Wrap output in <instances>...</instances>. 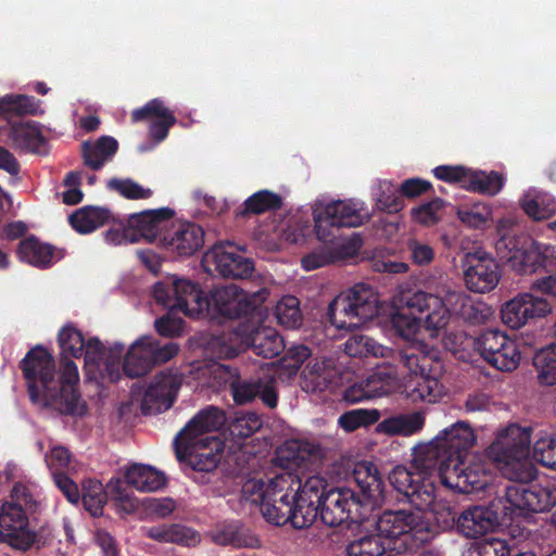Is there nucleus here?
Masks as SVG:
<instances>
[{
  "mask_svg": "<svg viewBox=\"0 0 556 556\" xmlns=\"http://www.w3.org/2000/svg\"><path fill=\"white\" fill-rule=\"evenodd\" d=\"M389 481L403 495V500L420 513L429 509L441 528L458 530L460 513L448 503L437 501V486L430 475L414 471L406 466H395L389 475Z\"/></svg>",
  "mask_w": 556,
  "mask_h": 556,
  "instance_id": "7",
  "label": "nucleus"
},
{
  "mask_svg": "<svg viewBox=\"0 0 556 556\" xmlns=\"http://www.w3.org/2000/svg\"><path fill=\"white\" fill-rule=\"evenodd\" d=\"M380 418L378 409L355 408L343 413L339 417V426L348 431H354L361 427H368L376 424Z\"/></svg>",
  "mask_w": 556,
  "mask_h": 556,
  "instance_id": "55",
  "label": "nucleus"
},
{
  "mask_svg": "<svg viewBox=\"0 0 556 556\" xmlns=\"http://www.w3.org/2000/svg\"><path fill=\"white\" fill-rule=\"evenodd\" d=\"M131 122L138 123L155 117L149 125V136L155 142H162L168 136L169 129L176 124L174 113L165 106L164 101L154 98L143 106L131 112Z\"/></svg>",
  "mask_w": 556,
  "mask_h": 556,
  "instance_id": "31",
  "label": "nucleus"
},
{
  "mask_svg": "<svg viewBox=\"0 0 556 556\" xmlns=\"http://www.w3.org/2000/svg\"><path fill=\"white\" fill-rule=\"evenodd\" d=\"M404 301L408 307L417 311L431 309L426 323L430 329L435 330L444 328L451 315L471 325L483 324L493 315L491 306L475 301L463 291L442 289L434 294L418 290L415 294H406Z\"/></svg>",
  "mask_w": 556,
  "mask_h": 556,
  "instance_id": "3",
  "label": "nucleus"
},
{
  "mask_svg": "<svg viewBox=\"0 0 556 556\" xmlns=\"http://www.w3.org/2000/svg\"><path fill=\"white\" fill-rule=\"evenodd\" d=\"M435 178L448 184H459L467 189L470 169L462 165H440L432 169Z\"/></svg>",
  "mask_w": 556,
  "mask_h": 556,
  "instance_id": "62",
  "label": "nucleus"
},
{
  "mask_svg": "<svg viewBox=\"0 0 556 556\" xmlns=\"http://www.w3.org/2000/svg\"><path fill=\"white\" fill-rule=\"evenodd\" d=\"M397 386V370L390 368L389 370L378 368L377 371L371 374L364 380V387L370 399L381 397L392 393Z\"/></svg>",
  "mask_w": 556,
  "mask_h": 556,
  "instance_id": "52",
  "label": "nucleus"
},
{
  "mask_svg": "<svg viewBox=\"0 0 556 556\" xmlns=\"http://www.w3.org/2000/svg\"><path fill=\"white\" fill-rule=\"evenodd\" d=\"M16 254L23 262L46 267L51 263L53 251L51 245L40 242L35 236H29L20 241Z\"/></svg>",
  "mask_w": 556,
  "mask_h": 556,
  "instance_id": "46",
  "label": "nucleus"
},
{
  "mask_svg": "<svg viewBox=\"0 0 556 556\" xmlns=\"http://www.w3.org/2000/svg\"><path fill=\"white\" fill-rule=\"evenodd\" d=\"M375 530L392 551L419 547L431 538L430 523L418 509H387L375 519Z\"/></svg>",
  "mask_w": 556,
  "mask_h": 556,
  "instance_id": "10",
  "label": "nucleus"
},
{
  "mask_svg": "<svg viewBox=\"0 0 556 556\" xmlns=\"http://www.w3.org/2000/svg\"><path fill=\"white\" fill-rule=\"evenodd\" d=\"M161 244L172 254L188 257L199 251L204 244V230L191 222H179L161 237Z\"/></svg>",
  "mask_w": 556,
  "mask_h": 556,
  "instance_id": "27",
  "label": "nucleus"
},
{
  "mask_svg": "<svg viewBox=\"0 0 556 556\" xmlns=\"http://www.w3.org/2000/svg\"><path fill=\"white\" fill-rule=\"evenodd\" d=\"M244 346L264 358H274L285 349L282 338L270 327L247 329L240 326L237 331L223 332L210 341V349L218 358H233Z\"/></svg>",
  "mask_w": 556,
  "mask_h": 556,
  "instance_id": "11",
  "label": "nucleus"
},
{
  "mask_svg": "<svg viewBox=\"0 0 556 556\" xmlns=\"http://www.w3.org/2000/svg\"><path fill=\"white\" fill-rule=\"evenodd\" d=\"M465 286L475 293L492 291L500 281L497 262L484 251L468 252L460 258Z\"/></svg>",
  "mask_w": 556,
  "mask_h": 556,
  "instance_id": "23",
  "label": "nucleus"
},
{
  "mask_svg": "<svg viewBox=\"0 0 556 556\" xmlns=\"http://www.w3.org/2000/svg\"><path fill=\"white\" fill-rule=\"evenodd\" d=\"M207 296L210 307L204 311V315L227 319L248 317L249 320L253 321L263 319L264 307L262 303L264 296L260 293L249 294L231 285L214 288Z\"/></svg>",
  "mask_w": 556,
  "mask_h": 556,
  "instance_id": "14",
  "label": "nucleus"
},
{
  "mask_svg": "<svg viewBox=\"0 0 556 556\" xmlns=\"http://www.w3.org/2000/svg\"><path fill=\"white\" fill-rule=\"evenodd\" d=\"M275 314L278 323L287 328L295 329L302 325L300 302L293 295L283 296L277 303Z\"/></svg>",
  "mask_w": 556,
  "mask_h": 556,
  "instance_id": "57",
  "label": "nucleus"
},
{
  "mask_svg": "<svg viewBox=\"0 0 556 556\" xmlns=\"http://www.w3.org/2000/svg\"><path fill=\"white\" fill-rule=\"evenodd\" d=\"M214 543L233 548H260L262 542L250 528L240 520H228L218 523L211 532Z\"/></svg>",
  "mask_w": 556,
  "mask_h": 556,
  "instance_id": "34",
  "label": "nucleus"
},
{
  "mask_svg": "<svg viewBox=\"0 0 556 556\" xmlns=\"http://www.w3.org/2000/svg\"><path fill=\"white\" fill-rule=\"evenodd\" d=\"M12 147L24 153L46 154L47 140L35 122L12 123L9 130Z\"/></svg>",
  "mask_w": 556,
  "mask_h": 556,
  "instance_id": "35",
  "label": "nucleus"
},
{
  "mask_svg": "<svg viewBox=\"0 0 556 556\" xmlns=\"http://www.w3.org/2000/svg\"><path fill=\"white\" fill-rule=\"evenodd\" d=\"M153 298L169 311H179L192 318L204 315L210 307L208 296L199 283L177 276L157 281L153 287Z\"/></svg>",
  "mask_w": 556,
  "mask_h": 556,
  "instance_id": "13",
  "label": "nucleus"
},
{
  "mask_svg": "<svg viewBox=\"0 0 556 556\" xmlns=\"http://www.w3.org/2000/svg\"><path fill=\"white\" fill-rule=\"evenodd\" d=\"M283 200L278 193L263 189L250 195L236 211L237 218H245L252 215H261L267 212H275L282 207Z\"/></svg>",
  "mask_w": 556,
  "mask_h": 556,
  "instance_id": "41",
  "label": "nucleus"
},
{
  "mask_svg": "<svg viewBox=\"0 0 556 556\" xmlns=\"http://www.w3.org/2000/svg\"><path fill=\"white\" fill-rule=\"evenodd\" d=\"M266 498L262 515L268 522L276 526H285L290 522L294 529H303L301 522H296L298 517H301L298 513V504H300L298 496L267 492Z\"/></svg>",
  "mask_w": 556,
  "mask_h": 556,
  "instance_id": "33",
  "label": "nucleus"
},
{
  "mask_svg": "<svg viewBox=\"0 0 556 556\" xmlns=\"http://www.w3.org/2000/svg\"><path fill=\"white\" fill-rule=\"evenodd\" d=\"M525 213L535 220L547 219L556 213V199L542 191H530L520 203Z\"/></svg>",
  "mask_w": 556,
  "mask_h": 556,
  "instance_id": "47",
  "label": "nucleus"
},
{
  "mask_svg": "<svg viewBox=\"0 0 556 556\" xmlns=\"http://www.w3.org/2000/svg\"><path fill=\"white\" fill-rule=\"evenodd\" d=\"M473 348L497 370L511 371L519 365L520 351L517 343L497 329L483 330L473 340Z\"/></svg>",
  "mask_w": 556,
  "mask_h": 556,
  "instance_id": "18",
  "label": "nucleus"
},
{
  "mask_svg": "<svg viewBox=\"0 0 556 556\" xmlns=\"http://www.w3.org/2000/svg\"><path fill=\"white\" fill-rule=\"evenodd\" d=\"M353 479L362 493L363 504L371 502L377 504L383 500V479L376 465L370 462L356 463Z\"/></svg>",
  "mask_w": 556,
  "mask_h": 556,
  "instance_id": "37",
  "label": "nucleus"
},
{
  "mask_svg": "<svg viewBox=\"0 0 556 556\" xmlns=\"http://www.w3.org/2000/svg\"><path fill=\"white\" fill-rule=\"evenodd\" d=\"M206 271L227 279H247L254 271L253 262L238 253L230 242L216 243L202 258Z\"/></svg>",
  "mask_w": 556,
  "mask_h": 556,
  "instance_id": "22",
  "label": "nucleus"
},
{
  "mask_svg": "<svg viewBox=\"0 0 556 556\" xmlns=\"http://www.w3.org/2000/svg\"><path fill=\"white\" fill-rule=\"evenodd\" d=\"M509 218L498 220L495 241L497 255L510 263L520 275H531L540 269L556 271V247L543 245L525 235H517Z\"/></svg>",
  "mask_w": 556,
  "mask_h": 556,
  "instance_id": "5",
  "label": "nucleus"
},
{
  "mask_svg": "<svg viewBox=\"0 0 556 556\" xmlns=\"http://www.w3.org/2000/svg\"><path fill=\"white\" fill-rule=\"evenodd\" d=\"M46 463L51 471L55 485L70 502L68 448L63 445L51 447L50 453L46 455Z\"/></svg>",
  "mask_w": 556,
  "mask_h": 556,
  "instance_id": "43",
  "label": "nucleus"
},
{
  "mask_svg": "<svg viewBox=\"0 0 556 556\" xmlns=\"http://www.w3.org/2000/svg\"><path fill=\"white\" fill-rule=\"evenodd\" d=\"M301 486V476L292 470L283 471L269 478L267 481V492L283 494L286 496H298Z\"/></svg>",
  "mask_w": 556,
  "mask_h": 556,
  "instance_id": "56",
  "label": "nucleus"
},
{
  "mask_svg": "<svg viewBox=\"0 0 556 556\" xmlns=\"http://www.w3.org/2000/svg\"><path fill=\"white\" fill-rule=\"evenodd\" d=\"M344 352L350 357H387L393 358L396 350H391L377 343L372 338L364 334H353L344 343Z\"/></svg>",
  "mask_w": 556,
  "mask_h": 556,
  "instance_id": "45",
  "label": "nucleus"
},
{
  "mask_svg": "<svg viewBox=\"0 0 556 556\" xmlns=\"http://www.w3.org/2000/svg\"><path fill=\"white\" fill-rule=\"evenodd\" d=\"M379 314V298L374 288L361 282L341 293L328 305L330 323L338 329L352 330Z\"/></svg>",
  "mask_w": 556,
  "mask_h": 556,
  "instance_id": "12",
  "label": "nucleus"
},
{
  "mask_svg": "<svg viewBox=\"0 0 556 556\" xmlns=\"http://www.w3.org/2000/svg\"><path fill=\"white\" fill-rule=\"evenodd\" d=\"M530 444V429L511 424L498 431L489 454L498 465L516 470L521 466V460L528 458Z\"/></svg>",
  "mask_w": 556,
  "mask_h": 556,
  "instance_id": "19",
  "label": "nucleus"
},
{
  "mask_svg": "<svg viewBox=\"0 0 556 556\" xmlns=\"http://www.w3.org/2000/svg\"><path fill=\"white\" fill-rule=\"evenodd\" d=\"M552 312L549 302L532 293H520L506 302L501 311L502 320L513 329H519L530 320L543 318Z\"/></svg>",
  "mask_w": 556,
  "mask_h": 556,
  "instance_id": "25",
  "label": "nucleus"
},
{
  "mask_svg": "<svg viewBox=\"0 0 556 556\" xmlns=\"http://www.w3.org/2000/svg\"><path fill=\"white\" fill-rule=\"evenodd\" d=\"M40 508L39 494L26 484L15 483L11 501L0 507V542L15 549H29L37 539V533L29 529V516Z\"/></svg>",
  "mask_w": 556,
  "mask_h": 556,
  "instance_id": "8",
  "label": "nucleus"
},
{
  "mask_svg": "<svg viewBox=\"0 0 556 556\" xmlns=\"http://www.w3.org/2000/svg\"><path fill=\"white\" fill-rule=\"evenodd\" d=\"M154 328L156 332L165 338L179 337L184 330V320L180 317L174 316V311L157 318L154 321Z\"/></svg>",
  "mask_w": 556,
  "mask_h": 556,
  "instance_id": "63",
  "label": "nucleus"
},
{
  "mask_svg": "<svg viewBox=\"0 0 556 556\" xmlns=\"http://www.w3.org/2000/svg\"><path fill=\"white\" fill-rule=\"evenodd\" d=\"M416 291H403L400 294L401 306L392 314L391 323L396 333L403 339L409 340L416 336L421 323L425 324L426 329L430 330L427 326L426 317L431 309L417 311L410 308L404 301L406 294H415ZM431 331H437L431 329Z\"/></svg>",
  "mask_w": 556,
  "mask_h": 556,
  "instance_id": "36",
  "label": "nucleus"
},
{
  "mask_svg": "<svg viewBox=\"0 0 556 556\" xmlns=\"http://www.w3.org/2000/svg\"><path fill=\"white\" fill-rule=\"evenodd\" d=\"M118 150V142L111 136H101L96 142L85 141L81 144V155L85 164L93 170H99Z\"/></svg>",
  "mask_w": 556,
  "mask_h": 556,
  "instance_id": "40",
  "label": "nucleus"
},
{
  "mask_svg": "<svg viewBox=\"0 0 556 556\" xmlns=\"http://www.w3.org/2000/svg\"><path fill=\"white\" fill-rule=\"evenodd\" d=\"M444 200L441 198H433L432 200L412 208V216L420 224L431 226L439 222V212L444 207Z\"/></svg>",
  "mask_w": 556,
  "mask_h": 556,
  "instance_id": "61",
  "label": "nucleus"
},
{
  "mask_svg": "<svg viewBox=\"0 0 556 556\" xmlns=\"http://www.w3.org/2000/svg\"><path fill=\"white\" fill-rule=\"evenodd\" d=\"M329 484L328 481L319 476H309L303 481L301 477V491H299V503L298 513L301 517H298L296 522H301L302 528H308L318 518V509L321 507V501L328 493Z\"/></svg>",
  "mask_w": 556,
  "mask_h": 556,
  "instance_id": "28",
  "label": "nucleus"
},
{
  "mask_svg": "<svg viewBox=\"0 0 556 556\" xmlns=\"http://www.w3.org/2000/svg\"><path fill=\"white\" fill-rule=\"evenodd\" d=\"M471 554L472 556H509L510 547L505 540L492 538L479 542Z\"/></svg>",
  "mask_w": 556,
  "mask_h": 556,
  "instance_id": "64",
  "label": "nucleus"
},
{
  "mask_svg": "<svg viewBox=\"0 0 556 556\" xmlns=\"http://www.w3.org/2000/svg\"><path fill=\"white\" fill-rule=\"evenodd\" d=\"M230 374L229 389L237 405H244L256 397L268 408L278 404L277 380L266 375L256 378H241L237 368L223 366Z\"/></svg>",
  "mask_w": 556,
  "mask_h": 556,
  "instance_id": "21",
  "label": "nucleus"
},
{
  "mask_svg": "<svg viewBox=\"0 0 556 556\" xmlns=\"http://www.w3.org/2000/svg\"><path fill=\"white\" fill-rule=\"evenodd\" d=\"M363 501L353 490L349 488H330L318 516L323 523L328 527H338L345 521L358 522L363 518Z\"/></svg>",
  "mask_w": 556,
  "mask_h": 556,
  "instance_id": "20",
  "label": "nucleus"
},
{
  "mask_svg": "<svg viewBox=\"0 0 556 556\" xmlns=\"http://www.w3.org/2000/svg\"><path fill=\"white\" fill-rule=\"evenodd\" d=\"M262 427V420L255 413L238 416L229 426L232 438L247 439L253 435Z\"/></svg>",
  "mask_w": 556,
  "mask_h": 556,
  "instance_id": "60",
  "label": "nucleus"
},
{
  "mask_svg": "<svg viewBox=\"0 0 556 556\" xmlns=\"http://www.w3.org/2000/svg\"><path fill=\"white\" fill-rule=\"evenodd\" d=\"M127 484L142 492H153L163 488L166 478L151 466L134 464L125 472Z\"/></svg>",
  "mask_w": 556,
  "mask_h": 556,
  "instance_id": "42",
  "label": "nucleus"
},
{
  "mask_svg": "<svg viewBox=\"0 0 556 556\" xmlns=\"http://www.w3.org/2000/svg\"><path fill=\"white\" fill-rule=\"evenodd\" d=\"M324 451L318 443L307 440H287L276 452V463L282 469L296 472L306 463L321 459Z\"/></svg>",
  "mask_w": 556,
  "mask_h": 556,
  "instance_id": "32",
  "label": "nucleus"
},
{
  "mask_svg": "<svg viewBox=\"0 0 556 556\" xmlns=\"http://www.w3.org/2000/svg\"><path fill=\"white\" fill-rule=\"evenodd\" d=\"M111 215L104 207L84 206L72 213V228L79 233H89L108 223Z\"/></svg>",
  "mask_w": 556,
  "mask_h": 556,
  "instance_id": "48",
  "label": "nucleus"
},
{
  "mask_svg": "<svg viewBox=\"0 0 556 556\" xmlns=\"http://www.w3.org/2000/svg\"><path fill=\"white\" fill-rule=\"evenodd\" d=\"M511 482L505 486V495L493 498L488 506L471 505L458 516V532L466 538H479L494 531L498 526L513 520L514 515L542 513L555 505L556 495L541 484L517 482L522 472L508 477Z\"/></svg>",
  "mask_w": 556,
  "mask_h": 556,
  "instance_id": "1",
  "label": "nucleus"
},
{
  "mask_svg": "<svg viewBox=\"0 0 556 556\" xmlns=\"http://www.w3.org/2000/svg\"><path fill=\"white\" fill-rule=\"evenodd\" d=\"M223 450L224 443L216 435H205L201 441H182L178 459L189 456L194 470L210 472L217 467Z\"/></svg>",
  "mask_w": 556,
  "mask_h": 556,
  "instance_id": "29",
  "label": "nucleus"
},
{
  "mask_svg": "<svg viewBox=\"0 0 556 556\" xmlns=\"http://www.w3.org/2000/svg\"><path fill=\"white\" fill-rule=\"evenodd\" d=\"M504 184L505 177L498 172L470 170L467 190L493 197L503 189Z\"/></svg>",
  "mask_w": 556,
  "mask_h": 556,
  "instance_id": "50",
  "label": "nucleus"
},
{
  "mask_svg": "<svg viewBox=\"0 0 556 556\" xmlns=\"http://www.w3.org/2000/svg\"><path fill=\"white\" fill-rule=\"evenodd\" d=\"M41 101L27 94H5L0 98V116L10 124L13 118L25 115H41Z\"/></svg>",
  "mask_w": 556,
  "mask_h": 556,
  "instance_id": "39",
  "label": "nucleus"
},
{
  "mask_svg": "<svg viewBox=\"0 0 556 556\" xmlns=\"http://www.w3.org/2000/svg\"><path fill=\"white\" fill-rule=\"evenodd\" d=\"M81 502L84 508L92 516L102 515L106 503V492L102 483L97 479H88L83 483Z\"/></svg>",
  "mask_w": 556,
  "mask_h": 556,
  "instance_id": "54",
  "label": "nucleus"
},
{
  "mask_svg": "<svg viewBox=\"0 0 556 556\" xmlns=\"http://www.w3.org/2000/svg\"><path fill=\"white\" fill-rule=\"evenodd\" d=\"M148 538L162 542L175 543L182 546H195L200 542V534L179 523L152 526L147 529Z\"/></svg>",
  "mask_w": 556,
  "mask_h": 556,
  "instance_id": "38",
  "label": "nucleus"
},
{
  "mask_svg": "<svg viewBox=\"0 0 556 556\" xmlns=\"http://www.w3.org/2000/svg\"><path fill=\"white\" fill-rule=\"evenodd\" d=\"M225 420L224 412L215 406H207L197 413L174 439L177 458L181 457L182 441H201L205 435L218 431L224 426Z\"/></svg>",
  "mask_w": 556,
  "mask_h": 556,
  "instance_id": "26",
  "label": "nucleus"
},
{
  "mask_svg": "<svg viewBox=\"0 0 556 556\" xmlns=\"http://www.w3.org/2000/svg\"><path fill=\"white\" fill-rule=\"evenodd\" d=\"M533 457L542 466L556 470V433L534 442Z\"/></svg>",
  "mask_w": 556,
  "mask_h": 556,
  "instance_id": "59",
  "label": "nucleus"
},
{
  "mask_svg": "<svg viewBox=\"0 0 556 556\" xmlns=\"http://www.w3.org/2000/svg\"><path fill=\"white\" fill-rule=\"evenodd\" d=\"M533 366L541 384H556V343L548 344L534 353Z\"/></svg>",
  "mask_w": 556,
  "mask_h": 556,
  "instance_id": "49",
  "label": "nucleus"
},
{
  "mask_svg": "<svg viewBox=\"0 0 556 556\" xmlns=\"http://www.w3.org/2000/svg\"><path fill=\"white\" fill-rule=\"evenodd\" d=\"M179 352L175 342L162 344L153 336L138 338L123 354L121 370L129 378H140L148 375L156 366L173 359Z\"/></svg>",
  "mask_w": 556,
  "mask_h": 556,
  "instance_id": "15",
  "label": "nucleus"
},
{
  "mask_svg": "<svg viewBox=\"0 0 556 556\" xmlns=\"http://www.w3.org/2000/svg\"><path fill=\"white\" fill-rule=\"evenodd\" d=\"M313 216L316 236L326 243L333 242L340 228L359 227L369 219L363 203L354 200L332 201L321 208H315Z\"/></svg>",
  "mask_w": 556,
  "mask_h": 556,
  "instance_id": "16",
  "label": "nucleus"
},
{
  "mask_svg": "<svg viewBox=\"0 0 556 556\" xmlns=\"http://www.w3.org/2000/svg\"><path fill=\"white\" fill-rule=\"evenodd\" d=\"M125 345L115 342L108 349L98 338L86 341L83 332L72 325V358L84 356L85 376L88 381L101 384L117 382L122 378L121 361Z\"/></svg>",
  "mask_w": 556,
  "mask_h": 556,
  "instance_id": "9",
  "label": "nucleus"
},
{
  "mask_svg": "<svg viewBox=\"0 0 556 556\" xmlns=\"http://www.w3.org/2000/svg\"><path fill=\"white\" fill-rule=\"evenodd\" d=\"M444 467L438 472L442 484L459 493H477L486 489L493 480L491 465L482 459H473L468 464L464 459L459 464Z\"/></svg>",
  "mask_w": 556,
  "mask_h": 556,
  "instance_id": "17",
  "label": "nucleus"
},
{
  "mask_svg": "<svg viewBox=\"0 0 556 556\" xmlns=\"http://www.w3.org/2000/svg\"><path fill=\"white\" fill-rule=\"evenodd\" d=\"M108 188L128 200L149 199L153 194L151 189L142 187L130 178H112L108 181Z\"/></svg>",
  "mask_w": 556,
  "mask_h": 556,
  "instance_id": "58",
  "label": "nucleus"
},
{
  "mask_svg": "<svg viewBox=\"0 0 556 556\" xmlns=\"http://www.w3.org/2000/svg\"><path fill=\"white\" fill-rule=\"evenodd\" d=\"M388 551H392L390 544L377 531L363 535L346 546L348 556H382Z\"/></svg>",
  "mask_w": 556,
  "mask_h": 556,
  "instance_id": "51",
  "label": "nucleus"
},
{
  "mask_svg": "<svg viewBox=\"0 0 556 556\" xmlns=\"http://www.w3.org/2000/svg\"><path fill=\"white\" fill-rule=\"evenodd\" d=\"M393 362L394 367L406 370L404 390L412 402H437L441 395L440 378L443 371L442 362L437 353L408 345L396 350Z\"/></svg>",
  "mask_w": 556,
  "mask_h": 556,
  "instance_id": "6",
  "label": "nucleus"
},
{
  "mask_svg": "<svg viewBox=\"0 0 556 556\" xmlns=\"http://www.w3.org/2000/svg\"><path fill=\"white\" fill-rule=\"evenodd\" d=\"M182 383L177 370H164L157 374L147 388L141 400L142 415H156L168 409L175 402Z\"/></svg>",
  "mask_w": 556,
  "mask_h": 556,
  "instance_id": "24",
  "label": "nucleus"
},
{
  "mask_svg": "<svg viewBox=\"0 0 556 556\" xmlns=\"http://www.w3.org/2000/svg\"><path fill=\"white\" fill-rule=\"evenodd\" d=\"M477 437L467 421H456L440 431L431 441L414 448V458L409 469L430 475L444 469L445 465L459 464L466 457Z\"/></svg>",
  "mask_w": 556,
  "mask_h": 556,
  "instance_id": "4",
  "label": "nucleus"
},
{
  "mask_svg": "<svg viewBox=\"0 0 556 556\" xmlns=\"http://www.w3.org/2000/svg\"><path fill=\"white\" fill-rule=\"evenodd\" d=\"M61 369L56 370L53 355L42 345L31 348L18 367L25 379L29 400L35 405L60 415L70 414V323L58 334Z\"/></svg>",
  "mask_w": 556,
  "mask_h": 556,
  "instance_id": "2",
  "label": "nucleus"
},
{
  "mask_svg": "<svg viewBox=\"0 0 556 556\" xmlns=\"http://www.w3.org/2000/svg\"><path fill=\"white\" fill-rule=\"evenodd\" d=\"M425 417L421 413L401 414L383 419L377 431L389 435H412L422 429Z\"/></svg>",
  "mask_w": 556,
  "mask_h": 556,
  "instance_id": "44",
  "label": "nucleus"
},
{
  "mask_svg": "<svg viewBox=\"0 0 556 556\" xmlns=\"http://www.w3.org/2000/svg\"><path fill=\"white\" fill-rule=\"evenodd\" d=\"M175 212L169 207L156 210H147L128 216L127 224L131 229V235L149 242L156 239L161 241L162 230L172 222Z\"/></svg>",
  "mask_w": 556,
  "mask_h": 556,
  "instance_id": "30",
  "label": "nucleus"
},
{
  "mask_svg": "<svg viewBox=\"0 0 556 556\" xmlns=\"http://www.w3.org/2000/svg\"><path fill=\"white\" fill-rule=\"evenodd\" d=\"M456 215L468 228L484 229L492 217V208L485 203L475 202L460 205Z\"/></svg>",
  "mask_w": 556,
  "mask_h": 556,
  "instance_id": "53",
  "label": "nucleus"
}]
</instances>
